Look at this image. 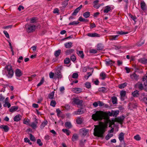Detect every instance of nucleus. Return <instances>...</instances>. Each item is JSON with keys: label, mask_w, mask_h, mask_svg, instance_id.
Instances as JSON below:
<instances>
[{"label": "nucleus", "mask_w": 147, "mask_h": 147, "mask_svg": "<svg viewBox=\"0 0 147 147\" xmlns=\"http://www.w3.org/2000/svg\"><path fill=\"white\" fill-rule=\"evenodd\" d=\"M79 23V22L78 21H74L72 22H70L68 25H77Z\"/></svg>", "instance_id": "obj_45"}, {"label": "nucleus", "mask_w": 147, "mask_h": 147, "mask_svg": "<svg viewBox=\"0 0 147 147\" xmlns=\"http://www.w3.org/2000/svg\"><path fill=\"white\" fill-rule=\"evenodd\" d=\"M111 7L109 5H107L105 7V9L103 11L105 13H108L109 12L111 11Z\"/></svg>", "instance_id": "obj_25"}, {"label": "nucleus", "mask_w": 147, "mask_h": 147, "mask_svg": "<svg viewBox=\"0 0 147 147\" xmlns=\"http://www.w3.org/2000/svg\"><path fill=\"white\" fill-rule=\"evenodd\" d=\"M37 143L40 146H42V142L41 140L40 139H38L37 140Z\"/></svg>", "instance_id": "obj_61"}, {"label": "nucleus", "mask_w": 147, "mask_h": 147, "mask_svg": "<svg viewBox=\"0 0 147 147\" xmlns=\"http://www.w3.org/2000/svg\"><path fill=\"white\" fill-rule=\"evenodd\" d=\"M47 120L45 121L42 123L40 125L41 128H43L47 124Z\"/></svg>", "instance_id": "obj_52"}, {"label": "nucleus", "mask_w": 147, "mask_h": 147, "mask_svg": "<svg viewBox=\"0 0 147 147\" xmlns=\"http://www.w3.org/2000/svg\"><path fill=\"white\" fill-rule=\"evenodd\" d=\"M78 75L77 73H74L73 74L72 77L74 78H76L78 77Z\"/></svg>", "instance_id": "obj_63"}, {"label": "nucleus", "mask_w": 147, "mask_h": 147, "mask_svg": "<svg viewBox=\"0 0 147 147\" xmlns=\"http://www.w3.org/2000/svg\"><path fill=\"white\" fill-rule=\"evenodd\" d=\"M78 20L81 22H88V20L83 18L82 16L80 17L79 19Z\"/></svg>", "instance_id": "obj_46"}, {"label": "nucleus", "mask_w": 147, "mask_h": 147, "mask_svg": "<svg viewBox=\"0 0 147 147\" xmlns=\"http://www.w3.org/2000/svg\"><path fill=\"white\" fill-rule=\"evenodd\" d=\"M74 90L76 93H79L81 91V89L80 88H75Z\"/></svg>", "instance_id": "obj_53"}, {"label": "nucleus", "mask_w": 147, "mask_h": 147, "mask_svg": "<svg viewBox=\"0 0 147 147\" xmlns=\"http://www.w3.org/2000/svg\"><path fill=\"white\" fill-rule=\"evenodd\" d=\"M57 113V115L58 117H61L62 118L63 117V115H62V112L59 109H57L56 110Z\"/></svg>", "instance_id": "obj_27"}, {"label": "nucleus", "mask_w": 147, "mask_h": 147, "mask_svg": "<svg viewBox=\"0 0 147 147\" xmlns=\"http://www.w3.org/2000/svg\"><path fill=\"white\" fill-rule=\"evenodd\" d=\"M99 2L98 0H96L93 1V7L96 8V9H98L99 7L101 5H98V3Z\"/></svg>", "instance_id": "obj_18"}, {"label": "nucleus", "mask_w": 147, "mask_h": 147, "mask_svg": "<svg viewBox=\"0 0 147 147\" xmlns=\"http://www.w3.org/2000/svg\"><path fill=\"white\" fill-rule=\"evenodd\" d=\"M4 74L8 78H11L14 74V71L11 65H6L4 69Z\"/></svg>", "instance_id": "obj_2"}, {"label": "nucleus", "mask_w": 147, "mask_h": 147, "mask_svg": "<svg viewBox=\"0 0 147 147\" xmlns=\"http://www.w3.org/2000/svg\"><path fill=\"white\" fill-rule=\"evenodd\" d=\"M106 74L104 72H102L100 73V76L101 77V79L102 80H104L106 77Z\"/></svg>", "instance_id": "obj_33"}, {"label": "nucleus", "mask_w": 147, "mask_h": 147, "mask_svg": "<svg viewBox=\"0 0 147 147\" xmlns=\"http://www.w3.org/2000/svg\"><path fill=\"white\" fill-rule=\"evenodd\" d=\"M126 92L125 91L122 90L120 92V99L121 101H123L126 98Z\"/></svg>", "instance_id": "obj_11"}, {"label": "nucleus", "mask_w": 147, "mask_h": 147, "mask_svg": "<svg viewBox=\"0 0 147 147\" xmlns=\"http://www.w3.org/2000/svg\"><path fill=\"white\" fill-rule=\"evenodd\" d=\"M30 140L33 141H36V139L33 135L31 134H30Z\"/></svg>", "instance_id": "obj_58"}, {"label": "nucleus", "mask_w": 147, "mask_h": 147, "mask_svg": "<svg viewBox=\"0 0 147 147\" xmlns=\"http://www.w3.org/2000/svg\"><path fill=\"white\" fill-rule=\"evenodd\" d=\"M87 36L91 37H100V35L99 34H98L96 33H88L87 34Z\"/></svg>", "instance_id": "obj_16"}, {"label": "nucleus", "mask_w": 147, "mask_h": 147, "mask_svg": "<svg viewBox=\"0 0 147 147\" xmlns=\"http://www.w3.org/2000/svg\"><path fill=\"white\" fill-rule=\"evenodd\" d=\"M116 121L121 123H122L123 121V119L121 117H118L116 119Z\"/></svg>", "instance_id": "obj_48"}, {"label": "nucleus", "mask_w": 147, "mask_h": 147, "mask_svg": "<svg viewBox=\"0 0 147 147\" xmlns=\"http://www.w3.org/2000/svg\"><path fill=\"white\" fill-rule=\"evenodd\" d=\"M144 39L142 37L140 39L139 42H138V46H141L143 45L144 43Z\"/></svg>", "instance_id": "obj_37"}, {"label": "nucleus", "mask_w": 147, "mask_h": 147, "mask_svg": "<svg viewBox=\"0 0 147 147\" xmlns=\"http://www.w3.org/2000/svg\"><path fill=\"white\" fill-rule=\"evenodd\" d=\"M97 51L96 49H92L90 50V53L95 54L97 53Z\"/></svg>", "instance_id": "obj_64"}, {"label": "nucleus", "mask_w": 147, "mask_h": 147, "mask_svg": "<svg viewBox=\"0 0 147 147\" xmlns=\"http://www.w3.org/2000/svg\"><path fill=\"white\" fill-rule=\"evenodd\" d=\"M0 129L5 132H8L9 129V127L7 125H4L0 126Z\"/></svg>", "instance_id": "obj_10"}, {"label": "nucleus", "mask_w": 147, "mask_h": 147, "mask_svg": "<svg viewBox=\"0 0 147 147\" xmlns=\"http://www.w3.org/2000/svg\"><path fill=\"white\" fill-rule=\"evenodd\" d=\"M90 16V13L89 11L86 12L83 14V16L86 18L89 17Z\"/></svg>", "instance_id": "obj_43"}, {"label": "nucleus", "mask_w": 147, "mask_h": 147, "mask_svg": "<svg viewBox=\"0 0 147 147\" xmlns=\"http://www.w3.org/2000/svg\"><path fill=\"white\" fill-rule=\"evenodd\" d=\"M86 87L88 89L90 88L91 87V84L88 82H87L85 83Z\"/></svg>", "instance_id": "obj_54"}, {"label": "nucleus", "mask_w": 147, "mask_h": 147, "mask_svg": "<svg viewBox=\"0 0 147 147\" xmlns=\"http://www.w3.org/2000/svg\"><path fill=\"white\" fill-rule=\"evenodd\" d=\"M118 138L121 142L122 141L124 142V134L123 132H121L119 134Z\"/></svg>", "instance_id": "obj_23"}, {"label": "nucleus", "mask_w": 147, "mask_h": 147, "mask_svg": "<svg viewBox=\"0 0 147 147\" xmlns=\"http://www.w3.org/2000/svg\"><path fill=\"white\" fill-rule=\"evenodd\" d=\"M44 81V77L42 78V79L41 80L40 82L38 83L37 86V87H39L41 85H42Z\"/></svg>", "instance_id": "obj_50"}, {"label": "nucleus", "mask_w": 147, "mask_h": 147, "mask_svg": "<svg viewBox=\"0 0 147 147\" xmlns=\"http://www.w3.org/2000/svg\"><path fill=\"white\" fill-rule=\"evenodd\" d=\"M119 35H111L109 36V39L111 40H115L119 38Z\"/></svg>", "instance_id": "obj_15"}, {"label": "nucleus", "mask_w": 147, "mask_h": 147, "mask_svg": "<svg viewBox=\"0 0 147 147\" xmlns=\"http://www.w3.org/2000/svg\"><path fill=\"white\" fill-rule=\"evenodd\" d=\"M76 57L74 55H72L70 57L71 60L73 62L75 61L76 59Z\"/></svg>", "instance_id": "obj_51"}, {"label": "nucleus", "mask_w": 147, "mask_h": 147, "mask_svg": "<svg viewBox=\"0 0 147 147\" xmlns=\"http://www.w3.org/2000/svg\"><path fill=\"white\" fill-rule=\"evenodd\" d=\"M89 131V130L86 129L85 128H83L80 129L79 130L80 133L82 134L83 136H86Z\"/></svg>", "instance_id": "obj_7"}, {"label": "nucleus", "mask_w": 147, "mask_h": 147, "mask_svg": "<svg viewBox=\"0 0 147 147\" xmlns=\"http://www.w3.org/2000/svg\"><path fill=\"white\" fill-rule=\"evenodd\" d=\"M113 136L112 134H108L106 136L105 138L106 140H109L110 138Z\"/></svg>", "instance_id": "obj_62"}, {"label": "nucleus", "mask_w": 147, "mask_h": 147, "mask_svg": "<svg viewBox=\"0 0 147 147\" xmlns=\"http://www.w3.org/2000/svg\"><path fill=\"white\" fill-rule=\"evenodd\" d=\"M35 121L36 123L34 122H32L30 125V126L33 129H35L36 128V124L38 123L37 120L36 119H35Z\"/></svg>", "instance_id": "obj_35"}, {"label": "nucleus", "mask_w": 147, "mask_h": 147, "mask_svg": "<svg viewBox=\"0 0 147 147\" xmlns=\"http://www.w3.org/2000/svg\"><path fill=\"white\" fill-rule=\"evenodd\" d=\"M104 47L103 45L101 43L98 44L97 46V49L98 50H102L103 49Z\"/></svg>", "instance_id": "obj_30"}, {"label": "nucleus", "mask_w": 147, "mask_h": 147, "mask_svg": "<svg viewBox=\"0 0 147 147\" xmlns=\"http://www.w3.org/2000/svg\"><path fill=\"white\" fill-rule=\"evenodd\" d=\"M69 0H64L62 2V5H63L64 7H66L68 5V3Z\"/></svg>", "instance_id": "obj_47"}, {"label": "nucleus", "mask_w": 147, "mask_h": 147, "mask_svg": "<svg viewBox=\"0 0 147 147\" xmlns=\"http://www.w3.org/2000/svg\"><path fill=\"white\" fill-rule=\"evenodd\" d=\"M112 112H113V117H116L119 113V111H115L114 112L113 111H112Z\"/></svg>", "instance_id": "obj_56"}, {"label": "nucleus", "mask_w": 147, "mask_h": 147, "mask_svg": "<svg viewBox=\"0 0 147 147\" xmlns=\"http://www.w3.org/2000/svg\"><path fill=\"white\" fill-rule=\"evenodd\" d=\"M127 85V83L126 82H125L122 83L118 86V87L119 88L122 89L125 88Z\"/></svg>", "instance_id": "obj_32"}, {"label": "nucleus", "mask_w": 147, "mask_h": 147, "mask_svg": "<svg viewBox=\"0 0 147 147\" xmlns=\"http://www.w3.org/2000/svg\"><path fill=\"white\" fill-rule=\"evenodd\" d=\"M74 51V50L73 49H69L65 51V54L66 55L71 54Z\"/></svg>", "instance_id": "obj_28"}, {"label": "nucleus", "mask_w": 147, "mask_h": 147, "mask_svg": "<svg viewBox=\"0 0 147 147\" xmlns=\"http://www.w3.org/2000/svg\"><path fill=\"white\" fill-rule=\"evenodd\" d=\"M24 142L26 143H28L30 145H32V143L30 142V140L28 139V138H24Z\"/></svg>", "instance_id": "obj_55"}, {"label": "nucleus", "mask_w": 147, "mask_h": 147, "mask_svg": "<svg viewBox=\"0 0 147 147\" xmlns=\"http://www.w3.org/2000/svg\"><path fill=\"white\" fill-rule=\"evenodd\" d=\"M18 109V106H13L11 107L9 109V111L11 112H13L16 111Z\"/></svg>", "instance_id": "obj_22"}, {"label": "nucleus", "mask_w": 147, "mask_h": 147, "mask_svg": "<svg viewBox=\"0 0 147 147\" xmlns=\"http://www.w3.org/2000/svg\"><path fill=\"white\" fill-rule=\"evenodd\" d=\"M72 43L71 42H68L65 43L64 45L65 48L69 49L72 47Z\"/></svg>", "instance_id": "obj_26"}, {"label": "nucleus", "mask_w": 147, "mask_h": 147, "mask_svg": "<svg viewBox=\"0 0 147 147\" xmlns=\"http://www.w3.org/2000/svg\"><path fill=\"white\" fill-rule=\"evenodd\" d=\"M84 111L82 108H81L80 109H78L77 111H75L74 112V115H81L83 113Z\"/></svg>", "instance_id": "obj_13"}, {"label": "nucleus", "mask_w": 147, "mask_h": 147, "mask_svg": "<svg viewBox=\"0 0 147 147\" xmlns=\"http://www.w3.org/2000/svg\"><path fill=\"white\" fill-rule=\"evenodd\" d=\"M138 61L143 64H147V59L144 58H142L138 59Z\"/></svg>", "instance_id": "obj_29"}, {"label": "nucleus", "mask_w": 147, "mask_h": 147, "mask_svg": "<svg viewBox=\"0 0 147 147\" xmlns=\"http://www.w3.org/2000/svg\"><path fill=\"white\" fill-rule=\"evenodd\" d=\"M138 89L140 90H144L147 91V88H144L143 87V84H140L138 85Z\"/></svg>", "instance_id": "obj_39"}, {"label": "nucleus", "mask_w": 147, "mask_h": 147, "mask_svg": "<svg viewBox=\"0 0 147 147\" xmlns=\"http://www.w3.org/2000/svg\"><path fill=\"white\" fill-rule=\"evenodd\" d=\"M95 127L94 129V134L95 136L103 138L104 134L106 131L107 125V124H102L100 125H95Z\"/></svg>", "instance_id": "obj_1"}, {"label": "nucleus", "mask_w": 147, "mask_h": 147, "mask_svg": "<svg viewBox=\"0 0 147 147\" xmlns=\"http://www.w3.org/2000/svg\"><path fill=\"white\" fill-rule=\"evenodd\" d=\"M105 64L107 66H112L115 63V62L110 59H107L105 60Z\"/></svg>", "instance_id": "obj_8"}, {"label": "nucleus", "mask_w": 147, "mask_h": 147, "mask_svg": "<svg viewBox=\"0 0 147 147\" xmlns=\"http://www.w3.org/2000/svg\"><path fill=\"white\" fill-rule=\"evenodd\" d=\"M73 100V102L75 104L77 105H79L81 107L82 106V103L83 102L82 100H80L79 99L76 98H74Z\"/></svg>", "instance_id": "obj_6"}, {"label": "nucleus", "mask_w": 147, "mask_h": 147, "mask_svg": "<svg viewBox=\"0 0 147 147\" xmlns=\"http://www.w3.org/2000/svg\"><path fill=\"white\" fill-rule=\"evenodd\" d=\"M77 54L82 59H83L84 57V55L83 52L82 51H77Z\"/></svg>", "instance_id": "obj_21"}, {"label": "nucleus", "mask_w": 147, "mask_h": 147, "mask_svg": "<svg viewBox=\"0 0 147 147\" xmlns=\"http://www.w3.org/2000/svg\"><path fill=\"white\" fill-rule=\"evenodd\" d=\"M82 5H81L79 6V7L76 8L74 10V12L72 13V15L73 16H76L77 15V13L82 8Z\"/></svg>", "instance_id": "obj_12"}, {"label": "nucleus", "mask_w": 147, "mask_h": 147, "mask_svg": "<svg viewBox=\"0 0 147 147\" xmlns=\"http://www.w3.org/2000/svg\"><path fill=\"white\" fill-rule=\"evenodd\" d=\"M78 136L76 134H74L72 138V140L73 142H75L76 141L78 138Z\"/></svg>", "instance_id": "obj_36"}, {"label": "nucleus", "mask_w": 147, "mask_h": 147, "mask_svg": "<svg viewBox=\"0 0 147 147\" xmlns=\"http://www.w3.org/2000/svg\"><path fill=\"white\" fill-rule=\"evenodd\" d=\"M130 77L132 80L136 81H137L138 80V76L136 74L135 72L130 75Z\"/></svg>", "instance_id": "obj_17"}, {"label": "nucleus", "mask_w": 147, "mask_h": 147, "mask_svg": "<svg viewBox=\"0 0 147 147\" xmlns=\"http://www.w3.org/2000/svg\"><path fill=\"white\" fill-rule=\"evenodd\" d=\"M98 90L99 92L102 93H105L108 91L107 88L105 87H101L98 88Z\"/></svg>", "instance_id": "obj_24"}, {"label": "nucleus", "mask_w": 147, "mask_h": 147, "mask_svg": "<svg viewBox=\"0 0 147 147\" xmlns=\"http://www.w3.org/2000/svg\"><path fill=\"white\" fill-rule=\"evenodd\" d=\"M65 125L66 127L68 128H71L72 127V125L70 122H66Z\"/></svg>", "instance_id": "obj_31"}, {"label": "nucleus", "mask_w": 147, "mask_h": 147, "mask_svg": "<svg viewBox=\"0 0 147 147\" xmlns=\"http://www.w3.org/2000/svg\"><path fill=\"white\" fill-rule=\"evenodd\" d=\"M11 106V105L10 103L7 102H5V104L3 105L4 107H6L7 106L8 108H9Z\"/></svg>", "instance_id": "obj_60"}, {"label": "nucleus", "mask_w": 147, "mask_h": 147, "mask_svg": "<svg viewBox=\"0 0 147 147\" xmlns=\"http://www.w3.org/2000/svg\"><path fill=\"white\" fill-rule=\"evenodd\" d=\"M76 122L78 124H81L82 123V120L80 118H78L76 120Z\"/></svg>", "instance_id": "obj_57"}, {"label": "nucleus", "mask_w": 147, "mask_h": 147, "mask_svg": "<svg viewBox=\"0 0 147 147\" xmlns=\"http://www.w3.org/2000/svg\"><path fill=\"white\" fill-rule=\"evenodd\" d=\"M132 94L134 97H137L138 95V91L137 90H136L132 92Z\"/></svg>", "instance_id": "obj_49"}, {"label": "nucleus", "mask_w": 147, "mask_h": 147, "mask_svg": "<svg viewBox=\"0 0 147 147\" xmlns=\"http://www.w3.org/2000/svg\"><path fill=\"white\" fill-rule=\"evenodd\" d=\"M128 33L127 32H123L122 31H117L116 33L119 35L127 34Z\"/></svg>", "instance_id": "obj_40"}, {"label": "nucleus", "mask_w": 147, "mask_h": 147, "mask_svg": "<svg viewBox=\"0 0 147 147\" xmlns=\"http://www.w3.org/2000/svg\"><path fill=\"white\" fill-rule=\"evenodd\" d=\"M104 116H105V119H107L108 118V117L109 116H113V112L112 111V112H111L109 111L107 112H104Z\"/></svg>", "instance_id": "obj_19"}, {"label": "nucleus", "mask_w": 147, "mask_h": 147, "mask_svg": "<svg viewBox=\"0 0 147 147\" xmlns=\"http://www.w3.org/2000/svg\"><path fill=\"white\" fill-rule=\"evenodd\" d=\"M15 74L16 76L20 77L22 75V73L21 70L18 69H16L15 71Z\"/></svg>", "instance_id": "obj_14"}, {"label": "nucleus", "mask_w": 147, "mask_h": 147, "mask_svg": "<svg viewBox=\"0 0 147 147\" xmlns=\"http://www.w3.org/2000/svg\"><path fill=\"white\" fill-rule=\"evenodd\" d=\"M70 62V60L69 58H66L64 61V63L65 64H68Z\"/></svg>", "instance_id": "obj_44"}, {"label": "nucleus", "mask_w": 147, "mask_h": 147, "mask_svg": "<svg viewBox=\"0 0 147 147\" xmlns=\"http://www.w3.org/2000/svg\"><path fill=\"white\" fill-rule=\"evenodd\" d=\"M62 131L67 136L69 135L70 133V132L69 130L66 129H62Z\"/></svg>", "instance_id": "obj_42"}, {"label": "nucleus", "mask_w": 147, "mask_h": 147, "mask_svg": "<svg viewBox=\"0 0 147 147\" xmlns=\"http://www.w3.org/2000/svg\"><path fill=\"white\" fill-rule=\"evenodd\" d=\"M27 32L28 33L33 32L35 30V26L32 24H27L25 25Z\"/></svg>", "instance_id": "obj_4"}, {"label": "nucleus", "mask_w": 147, "mask_h": 147, "mask_svg": "<svg viewBox=\"0 0 147 147\" xmlns=\"http://www.w3.org/2000/svg\"><path fill=\"white\" fill-rule=\"evenodd\" d=\"M61 49H58L55 51L54 55L56 57H58L61 54Z\"/></svg>", "instance_id": "obj_34"}, {"label": "nucleus", "mask_w": 147, "mask_h": 147, "mask_svg": "<svg viewBox=\"0 0 147 147\" xmlns=\"http://www.w3.org/2000/svg\"><path fill=\"white\" fill-rule=\"evenodd\" d=\"M56 104V102L55 100H52L50 102V105L53 107H55Z\"/></svg>", "instance_id": "obj_59"}, {"label": "nucleus", "mask_w": 147, "mask_h": 147, "mask_svg": "<svg viewBox=\"0 0 147 147\" xmlns=\"http://www.w3.org/2000/svg\"><path fill=\"white\" fill-rule=\"evenodd\" d=\"M140 6L142 10L143 11L147 10V6L144 1L143 0H140Z\"/></svg>", "instance_id": "obj_5"}, {"label": "nucleus", "mask_w": 147, "mask_h": 147, "mask_svg": "<svg viewBox=\"0 0 147 147\" xmlns=\"http://www.w3.org/2000/svg\"><path fill=\"white\" fill-rule=\"evenodd\" d=\"M112 102L113 104L117 103V98L116 96H113L111 98Z\"/></svg>", "instance_id": "obj_38"}, {"label": "nucleus", "mask_w": 147, "mask_h": 147, "mask_svg": "<svg viewBox=\"0 0 147 147\" xmlns=\"http://www.w3.org/2000/svg\"><path fill=\"white\" fill-rule=\"evenodd\" d=\"M54 77L58 79H61L62 77V76L61 71L59 70L56 71L55 72Z\"/></svg>", "instance_id": "obj_9"}, {"label": "nucleus", "mask_w": 147, "mask_h": 147, "mask_svg": "<svg viewBox=\"0 0 147 147\" xmlns=\"http://www.w3.org/2000/svg\"><path fill=\"white\" fill-rule=\"evenodd\" d=\"M54 93L55 92L54 91H53L49 94L48 95L49 98L51 99H53V98Z\"/></svg>", "instance_id": "obj_41"}, {"label": "nucleus", "mask_w": 147, "mask_h": 147, "mask_svg": "<svg viewBox=\"0 0 147 147\" xmlns=\"http://www.w3.org/2000/svg\"><path fill=\"white\" fill-rule=\"evenodd\" d=\"M22 117L20 115L18 114L13 119L14 121L18 122L21 119Z\"/></svg>", "instance_id": "obj_20"}, {"label": "nucleus", "mask_w": 147, "mask_h": 147, "mask_svg": "<svg viewBox=\"0 0 147 147\" xmlns=\"http://www.w3.org/2000/svg\"><path fill=\"white\" fill-rule=\"evenodd\" d=\"M92 119L95 121H101L103 119H105L104 112L101 111H97L92 115Z\"/></svg>", "instance_id": "obj_3"}]
</instances>
